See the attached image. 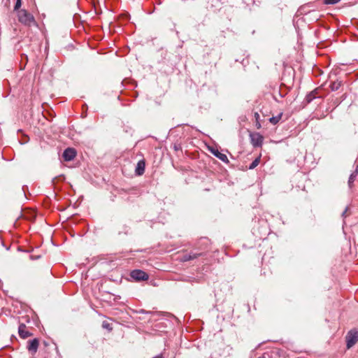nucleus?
Segmentation results:
<instances>
[{"label":"nucleus","mask_w":358,"mask_h":358,"mask_svg":"<svg viewBox=\"0 0 358 358\" xmlns=\"http://www.w3.org/2000/svg\"><path fill=\"white\" fill-rule=\"evenodd\" d=\"M358 341V331H350L346 336L347 348H350Z\"/></svg>","instance_id":"obj_1"},{"label":"nucleus","mask_w":358,"mask_h":358,"mask_svg":"<svg viewBox=\"0 0 358 358\" xmlns=\"http://www.w3.org/2000/svg\"><path fill=\"white\" fill-rule=\"evenodd\" d=\"M131 277L136 281L146 280L148 279V275L142 270H134L131 272Z\"/></svg>","instance_id":"obj_2"},{"label":"nucleus","mask_w":358,"mask_h":358,"mask_svg":"<svg viewBox=\"0 0 358 358\" xmlns=\"http://www.w3.org/2000/svg\"><path fill=\"white\" fill-rule=\"evenodd\" d=\"M250 139H251V143L252 144V145L254 147H261L262 146V145L263 143L264 138L261 134H259V133H254V134H250Z\"/></svg>","instance_id":"obj_3"},{"label":"nucleus","mask_w":358,"mask_h":358,"mask_svg":"<svg viewBox=\"0 0 358 358\" xmlns=\"http://www.w3.org/2000/svg\"><path fill=\"white\" fill-rule=\"evenodd\" d=\"M39 345V341L38 338L29 340L27 343V349L31 354H35L37 352Z\"/></svg>","instance_id":"obj_4"},{"label":"nucleus","mask_w":358,"mask_h":358,"mask_svg":"<svg viewBox=\"0 0 358 358\" xmlns=\"http://www.w3.org/2000/svg\"><path fill=\"white\" fill-rule=\"evenodd\" d=\"M76 156V151L74 148H68L64 150L62 157L64 160L66 162H70L73 160Z\"/></svg>","instance_id":"obj_5"},{"label":"nucleus","mask_w":358,"mask_h":358,"mask_svg":"<svg viewBox=\"0 0 358 358\" xmlns=\"http://www.w3.org/2000/svg\"><path fill=\"white\" fill-rule=\"evenodd\" d=\"M36 211L34 208H24V220H33L36 217Z\"/></svg>","instance_id":"obj_6"},{"label":"nucleus","mask_w":358,"mask_h":358,"mask_svg":"<svg viewBox=\"0 0 358 358\" xmlns=\"http://www.w3.org/2000/svg\"><path fill=\"white\" fill-rule=\"evenodd\" d=\"M209 150L214 156L217 157L219 159H220L223 162H229L227 155L225 154L220 152L217 149L211 148L209 149Z\"/></svg>","instance_id":"obj_7"},{"label":"nucleus","mask_w":358,"mask_h":358,"mask_svg":"<svg viewBox=\"0 0 358 358\" xmlns=\"http://www.w3.org/2000/svg\"><path fill=\"white\" fill-rule=\"evenodd\" d=\"M202 255L201 252H190L189 254H185L181 257V261L187 262L196 259Z\"/></svg>","instance_id":"obj_8"},{"label":"nucleus","mask_w":358,"mask_h":358,"mask_svg":"<svg viewBox=\"0 0 358 358\" xmlns=\"http://www.w3.org/2000/svg\"><path fill=\"white\" fill-rule=\"evenodd\" d=\"M145 163L144 160H140L138 162L135 173L137 176H142L145 172Z\"/></svg>","instance_id":"obj_9"},{"label":"nucleus","mask_w":358,"mask_h":358,"mask_svg":"<svg viewBox=\"0 0 358 358\" xmlns=\"http://www.w3.org/2000/svg\"><path fill=\"white\" fill-rule=\"evenodd\" d=\"M31 24H36L33 15L24 10V24H28L30 26Z\"/></svg>","instance_id":"obj_10"},{"label":"nucleus","mask_w":358,"mask_h":358,"mask_svg":"<svg viewBox=\"0 0 358 358\" xmlns=\"http://www.w3.org/2000/svg\"><path fill=\"white\" fill-rule=\"evenodd\" d=\"M315 92H311L310 94L306 95V101L307 103L311 102L314 99H315Z\"/></svg>","instance_id":"obj_11"},{"label":"nucleus","mask_w":358,"mask_h":358,"mask_svg":"<svg viewBox=\"0 0 358 358\" xmlns=\"http://www.w3.org/2000/svg\"><path fill=\"white\" fill-rule=\"evenodd\" d=\"M102 327L103 329H106L107 330H108L109 331H111L113 330V327H112V325L111 324H110L107 321H103L102 322Z\"/></svg>","instance_id":"obj_12"},{"label":"nucleus","mask_w":358,"mask_h":358,"mask_svg":"<svg viewBox=\"0 0 358 358\" xmlns=\"http://www.w3.org/2000/svg\"><path fill=\"white\" fill-rule=\"evenodd\" d=\"M341 86V83L334 82L330 85L331 89L332 91H336L338 90Z\"/></svg>","instance_id":"obj_13"},{"label":"nucleus","mask_w":358,"mask_h":358,"mask_svg":"<svg viewBox=\"0 0 358 358\" xmlns=\"http://www.w3.org/2000/svg\"><path fill=\"white\" fill-rule=\"evenodd\" d=\"M259 161H260L259 158H257V159H255V160H254V161L250 164V166H249V169H255V168L256 166H258V164H259Z\"/></svg>","instance_id":"obj_14"},{"label":"nucleus","mask_w":358,"mask_h":358,"mask_svg":"<svg viewBox=\"0 0 358 358\" xmlns=\"http://www.w3.org/2000/svg\"><path fill=\"white\" fill-rule=\"evenodd\" d=\"M281 118V115L276 116V117H272L270 118L269 121L273 124H277Z\"/></svg>","instance_id":"obj_15"},{"label":"nucleus","mask_w":358,"mask_h":358,"mask_svg":"<svg viewBox=\"0 0 358 358\" xmlns=\"http://www.w3.org/2000/svg\"><path fill=\"white\" fill-rule=\"evenodd\" d=\"M22 5V1L21 0H16L15 5L14 6V11H17Z\"/></svg>","instance_id":"obj_16"},{"label":"nucleus","mask_w":358,"mask_h":358,"mask_svg":"<svg viewBox=\"0 0 358 358\" xmlns=\"http://www.w3.org/2000/svg\"><path fill=\"white\" fill-rule=\"evenodd\" d=\"M357 174V173H356V172H355V173H352L350 175V176L349 178V180H348V183H349L350 185L351 183H352L354 182Z\"/></svg>","instance_id":"obj_17"},{"label":"nucleus","mask_w":358,"mask_h":358,"mask_svg":"<svg viewBox=\"0 0 358 358\" xmlns=\"http://www.w3.org/2000/svg\"><path fill=\"white\" fill-rule=\"evenodd\" d=\"M340 0H324V3L326 4H336Z\"/></svg>","instance_id":"obj_18"},{"label":"nucleus","mask_w":358,"mask_h":358,"mask_svg":"<svg viewBox=\"0 0 358 358\" xmlns=\"http://www.w3.org/2000/svg\"><path fill=\"white\" fill-rule=\"evenodd\" d=\"M18 334L22 338V324H20L18 326Z\"/></svg>","instance_id":"obj_19"},{"label":"nucleus","mask_w":358,"mask_h":358,"mask_svg":"<svg viewBox=\"0 0 358 358\" xmlns=\"http://www.w3.org/2000/svg\"><path fill=\"white\" fill-rule=\"evenodd\" d=\"M28 257L29 259H38L40 257L39 255H36V256H34L32 255H28Z\"/></svg>","instance_id":"obj_20"},{"label":"nucleus","mask_w":358,"mask_h":358,"mask_svg":"<svg viewBox=\"0 0 358 358\" xmlns=\"http://www.w3.org/2000/svg\"><path fill=\"white\" fill-rule=\"evenodd\" d=\"M30 336V334L28 331L24 330V338Z\"/></svg>","instance_id":"obj_21"},{"label":"nucleus","mask_w":358,"mask_h":358,"mask_svg":"<svg viewBox=\"0 0 358 358\" xmlns=\"http://www.w3.org/2000/svg\"><path fill=\"white\" fill-rule=\"evenodd\" d=\"M348 210V208H346L345 210L342 213V217H346V213H347Z\"/></svg>","instance_id":"obj_22"},{"label":"nucleus","mask_w":358,"mask_h":358,"mask_svg":"<svg viewBox=\"0 0 358 358\" xmlns=\"http://www.w3.org/2000/svg\"><path fill=\"white\" fill-rule=\"evenodd\" d=\"M18 20H19L20 22H21L22 20V16L20 14H18Z\"/></svg>","instance_id":"obj_23"},{"label":"nucleus","mask_w":358,"mask_h":358,"mask_svg":"<svg viewBox=\"0 0 358 358\" xmlns=\"http://www.w3.org/2000/svg\"><path fill=\"white\" fill-rule=\"evenodd\" d=\"M255 117L257 120H258V118L259 117V115L258 114V113H255Z\"/></svg>","instance_id":"obj_24"},{"label":"nucleus","mask_w":358,"mask_h":358,"mask_svg":"<svg viewBox=\"0 0 358 358\" xmlns=\"http://www.w3.org/2000/svg\"><path fill=\"white\" fill-rule=\"evenodd\" d=\"M30 250H25L24 248V250H23V252H27V253H29Z\"/></svg>","instance_id":"obj_25"},{"label":"nucleus","mask_w":358,"mask_h":358,"mask_svg":"<svg viewBox=\"0 0 358 358\" xmlns=\"http://www.w3.org/2000/svg\"><path fill=\"white\" fill-rule=\"evenodd\" d=\"M23 137H24V143H25V138L27 137V136L24 134Z\"/></svg>","instance_id":"obj_26"},{"label":"nucleus","mask_w":358,"mask_h":358,"mask_svg":"<svg viewBox=\"0 0 358 358\" xmlns=\"http://www.w3.org/2000/svg\"><path fill=\"white\" fill-rule=\"evenodd\" d=\"M20 213H21V214H20V217H21V216H22V208H21V209H20Z\"/></svg>","instance_id":"obj_27"},{"label":"nucleus","mask_w":358,"mask_h":358,"mask_svg":"<svg viewBox=\"0 0 358 358\" xmlns=\"http://www.w3.org/2000/svg\"><path fill=\"white\" fill-rule=\"evenodd\" d=\"M356 173H358V165L356 167Z\"/></svg>","instance_id":"obj_28"},{"label":"nucleus","mask_w":358,"mask_h":358,"mask_svg":"<svg viewBox=\"0 0 358 358\" xmlns=\"http://www.w3.org/2000/svg\"><path fill=\"white\" fill-rule=\"evenodd\" d=\"M22 129H18V132H22Z\"/></svg>","instance_id":"obj_29"},{"label":"nucleus","mask_w":358,"mask_h":358,"mask_svg":"<svg viewBox=\"0 0 358 358\" xmlns=\"http://www.w3.org/2000/svg\"><path fill=\"white\" fill-rule=\"evenodd\" d=\"M18 250H21L20 247H17Z\"/></svg>","instance_id":"obj_30"},{"label":"nucleus","mask_w":358,"mask_h":358,"mask_svg":"<svg viewBox=\"0 0 358 358\" xmlns=\"http://www.w3.org/2000/svg\"><path fill=\"white\" fill-rule=\"evenodd\" d=\"M258 358H263V357H258Z\"/></svg>","instance_id":"obj_31"}]
</instances>
